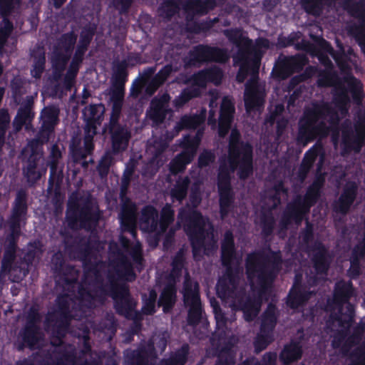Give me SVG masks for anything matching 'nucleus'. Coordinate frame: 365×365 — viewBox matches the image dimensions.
Wrapping results in <instances>:
<instances>
[{
  "mask_svg": "<svg viewBox=\"0 0 365 365\" xmlns=\"http://www.w3.org/2000/svg\"><path fill=\"white\" fill-rule=\"evenodd\" d=\"M264 91L257 79H251L245 84L244 101L247 112L258 110L264 103Z\"/></svg>",
  "mask_w": 365,
  "mask_h": 365,
  "instance_id": "f3484780",
  "label": "nucleus"
},
{
  "mask_svg": "<svg viewBox=\"0 0 365 365\" xmlns=\"http://www.w3.org/2000/svg\"><path fill=\"white\" fill-rule=\"evenodd\" d=\"M286 58L292 74L300 72L309 62L308 58L302 53H297Z\"/></svg>",
  "mask_w": 365,
  "mask_h": 365,
  "instance_id": "4d7b16f0",
  "label": "nucleus"
},
{
  "mask_svg": "<svg viewBox=\"0 0 365 365\" xmlns=\"http://www.w3.org/2000/svg\"><path fill=\"white\" fill-rule=\"evenodd\" d=\"M217 185L218 190H232L230 172L226 164H221L219 167Z\"/></svg>",
  "mask_w": 365,
  "mask_h": 365,
  "instance_id": "603ef678",
  "label": "nucleus"
},
{
  "mask_svg": "<svg viewBox=\"0 0 365 365\" xmlns=\"http://www.w3.org/2000/svg\"><path fill=\"white\" fill-rule=\"evenodd\" d=\"M32 101H28L17 110L16 115L14 120V125L17 130L21 129L27 123H31L33 120L34 113L32 110Z\"/></svg>",
  "mask_w": 365,
  "mask_h": 365,
  "instance_id": "72a5a7b5",
  "label": "nucleus"
},
{
  "mask_svg": "<svg viewBox=\"0 0 365 365\" xmlns=\"http://www.w3.org/2000/svg\"><path fill=\"white\" fill-rule=\"evenodd\" d=\"M347 10L351 16L361 20L363 23L365 22V1L364 0L352 4Z\"/></svg>",
  "mask_w": 365,
  "mask_h": 365,
  "instance_id": "774afa93",
  "label": "nucleus"
},
{
  "mask_svg": "<svg viewBox=\"0 0 365 365\" xmlns=\"http://www.w3.org/2000/svg\"><path fill=\"white\" fill-rule=\"evenodd\" d=\"M227 48L213 46L209 44H198L192 47L188 53V58L184 59L185 66L190 67L196 63H225L230 59Z\"/></svg>",
  "mask_w": 365,
  "mask_h": 365,
  "instance_id": "9b49d317",
  "label": "nucleus"
},
{
  "mask_svg": "<svg viewBox=\"0 0 365 365\" xmlns=\"http://www.w3.org/2000/svg\"><path fill=\"white\" fill-rule=\"evenodd\" d=\"M220 259L222 265L226 268L223 274H234L232 272V267L236 259V247L234 235L231 230H227L224 233L221 242Z\"/></svg>",
  "mask_w": 365,
  "mask_h": 365,
  "instance_id": "a211bd4d",
  "label": "nucleus"
},
{
  "mask_svg": "<svg viewBox=\"0 0 365 365\" xmlns=\"http://www.w3.org/2000/svg\"><path fill=\"white\" fill-rule=\"evenodd\" d=\"M235 108L232 100L225 96L220 105L219 120H222L227 122H232Z\"/></svg>",
  "mask_w": 365,
  "mask_h": 365,
  "instance_id": "5fc2aeb1",
  "label": "nucleus"
},
{
  "mask_svg": "<svg viewBox=\"0 0 365 365\" xmlns=\"http://www.w3.org/2000/svg\"><path fill=\"white\" fill-rule=\"evenodd\" d=\"M314 226L312 223H311L308 219L306 220L305 227L300 232V238L302 241V245L306 247V250H309L310 243L314 240Z\"/></svg>",
  "mask_w": 365,
  "mask_h": 365,
  "instance_id": "e2e57ef3",
  "label": "nucleus"
},
{
  "mask_svg": "<svg viewBox=\"0 0 365 365\" xmlns=\"http://www.w3.org/2000/svg\"><path fill=\"white\" fill-rule=\"evenodd\" d=\"M322 190V189L311 184L307 188L304 197L299 195L297 197L299 198L304 204L307 205L308 208L311 209L319 200Z\"/></svg>",
  "mask_w": 365,
  "mask_h": 365,
  "instance_id": "3c124183",
  "label": "nucleus"
},
{
  "mask_svg": "<svg viewBox=\"0 0 365 365\" xmlns=\"http://www.w3.org/2000/svg\"><path fill=\"white\" fill-rule=\"evenodd\" d=\"M190 179L188 176L179 177L170 191L173 202L178 201L181 203L187 197Z\"/></svg>",
  "mask_w": 365,
  "mask_h": 365,
  "instance_id": "473e14b6",
  "label": "nucleus"
},
{
  "mask_svg": "<svg viewBox=\"0 0 365 365\" xmlns=\"http://www.w3.org/2000/svg\"><path fill=\"white\" fill-rule=\"evenodd\" d=\"M354 294V290L350 282L341 281L336 284L334 294L336 307L327 322L330 329L341 327L344 331L351 326L354 317V308L349 300Z\"/></svg>",
  "mask_w": 365,
  "mask_h": 365,
  "instance_id": "0eeeda50",
  "label": "nucleus"
},
{
  "mask_svg": "<svg viewBox=\"0 0 365 365\" xmlns=\"http://www.w3.org/2000/svg\"><path fill=\"white\" fill-rule=\"evenodd\" d=\"M28 196V192L24 188H20L16 191L8 219L9 232L6 235L4 242L0 274H10L16 258V252L19 250L18 242L21 235V224L27 219Z\"/></svg>",
  "mask_w": 365,
  "mask_h": 365,
  "instance_id": "20e7f679",
  "label": "nucleus"
},
{
  "mask_svg": "<svg viewBox=\"0 0 365 365\" xmlns=\"http://www.w3.org/2000/svg\"><path fill=\"white\" fill-rule=\"evenodd\" d=\"M77 41V34L73 31L63 34L58 39L53 51H61L71 55Z\"/></svg>",
  "mask_w": 365,
  "mask_h": 365,
  "instance_id": "c9c22d12",
  "label": "nucleus"
},
{
  "mask_svg": "<svg viewBox=\"0 0 365 365\" xmlns=\"http://www.w3.org/2000/svg\"><path fill=\"white\" fill-rule=\"evenodd\" d=\"M344 80L347 84V88L341 87L339 91L334 94V100L336 105L341 109L346 108L350 103V97L348 94L349 92L351 95L353 101L356 104H361L364 97L363 84L361 81L351 73L345 76Z\"/></svg>",
  "mask_w": 365,
  "mask_h": 365,
  "instance_id": "2eb2a0df",
  "label": "nucleus"
},
{
  "mask_svg": "<svg viewBox=\"0 0 365 365\" xmlns=\"http://www.w3.org/2000/svg\"><path fill=\"white\" fill-rule=\"evenodd\" d=\"M199 95V90L197 88H185L180 96L174 100L173 104L176 108H182L191 99L197 97Z\"/></svg>",
  "mask_w": 365,
  "mask_h": 365,
  "instance_id": "052dcab7",
  "label": "nucleus"
},
{
  "mask_svg": "<svg viewBox=\"0 0 365 365\" xmlns=\"http://www.w3.org/2000/svg\"><path fill=\"white\" fill-rule=\"evenodd\" d=\"M249 281L254 294H257L253 299L245 296V282L239 275H222L217 284L219 297L230 299L233 305L240 307L247 322L252 321L257 316L262 294L269 291L274 277L273 275H249Z\"/></svg>",
  "mask_w": 365,
  "mask_h": 365,
  "instance_id": "f257e3e1",
  "label": "nucleus"
},
{
  "mask_svg": "<svg viewBox=\"0 0 365 365\" xmlns=\"http://www.w3.org/2000/svg\"><path fill=\"white\" fill-rule=\"evenodd\" d=\"M244 61L240 66L237 73V81L240 83L243 82L250 73V70L258 71L259 68L261 58L260 56H255L252 60H248L247 56L241 58Z\"/></svg>",
  "mask_w": 365,
  "mask_h": 365,
  "instance_id": "58836bf2",
  "label": "nucleus"
},
{
  "mask_svg": "<svg viewBox=\"0 0 365 365\" xmlns=\"http://www.w3.org/2000/svg\"><path fill=\"white\" fill-rule=\"evenodd\" d=\"M176 290L173 283L170 282L160 294L158 306L163 307L164 312H168L175 303Z\"/></svg>",
  "mask_w": 365,
  "mask_h": 365,
  "instance_id": "ea45409f",
  "label": "nucleus"
},
{
  "mask_svg": "<svg viewBox=\"0 0 365 365\" xmlns=\"http://www.w3.org/2000/svg\"><path fill=\"white\" fill-rule=\"evenodd\" d=\"M242 143L245 142L242 140L240 132L237 128L232 129L228 143L229 169L230 173H233L237 168H239L240 159L242 156Z\"/></svg>",
  "mask_w": 365,
  "mask_h": 365,
  "instance_id": "4be33fe9",
  "label": "nucleus"
},
{
  "mask_svg": "<svg viewBox=\"0 0 365 365\" xmlns=\"http://www.w3.org/2000/svg\"><path fill=\"white\" fill-rule=\"evenodd\" d=\"M174 71L172 64L164 66L151 79L148 84V90H151V93H154L161 86H163L170 74Z\"/></svg>",
  "mask_w": 365,
  "mask_h": 365,
  "instance_id": "a19ab883",
  "label": "nucleus"
},
{
  "mask_svg": "<svg viewBox=\"0 0 365 365\" xmlns=\"http://www.w3.org/2000/svg\"><path fill=\"white\" fill-rule=\"evenodd\" d=\"M149 118L155 123H162L166 116V109L163 99L154 98L150 103V110L148 112Z\"/></svg>",
  "mask_w": 365,
  "mask_h": 365,
  "instance_id": "c03bdc74",
  "label": "nucleus"
},
{
  "mask_svg": "<svg viewBox=\"0 0 365 365\" xmlns=\"http://www.w3.org/2000/svg\"><path fill=\"white\" fill-rule=\"evenodd\" d=\"M308 252H313L312 261L317 271L316 274H328L329 263L327 259V250L320 241H315Z\"/></svg>",
  "mask_w": 365,
  "mask_h": 365,
  "instance_id": "393cba45",
  "label": "nucleus"
},
{
  "mask_svg": "<svg viewBox=\"0 0 365 365\" xmlns=\"http://www.w3.org/2000/svg\"><path fill=\"white\" fill-rule=\"evenodd\" d=\"M101 217L99 211L94 210L91 202H86L82 205H76L72 212L66 216L68 227L75 230L78 222L79 227L86 231L96 228Z\"/></svg>",
  "mask_w": 365,
  "mask_h": 365,
  "instance_id": "f8f14e48",
  "label": "nucleus"
},
{
  "mask_svg": "<svg viewBox=\"0 0 365 365\" xmlns=\"http://www.w3.org/2000/svg\"><path fill=\"white\" fill-rule=\"evenodd\" d=\"M207 4V0H187L185 4L186 20L190 21L195 14H206L208 11Z\"/></svg>",
  "mask_w": 365,
  "mask_h": 365,
  "instance_id": "e433bc0d",
  "label": "nucleus"
},
{
  "mask_svg": "<svg viewBox=\"0 0 365 365\" xmlns=\"http://www.w3.org/2000/svg\"><path fill=\"white\" fill-rule=\"evenodd\" d=\"M219 207L221 219L224 220L235 207V193L233 190H218Z\"/></svg>",
  "mask_w": 365,
  "mask_h": 365,
  "instance_id": "c756f323",
  "label": "nucleus"
},
{
  "mask_svg": "<svg viewBox=\"0 0 365 365\" xmlns=\"http://www.w3.org/2000/svg\"><path fill=\"white\" fill-rule=\"evenodd\" d=\"M187 354L188 346L184 345L172 354L168 359L162 360L158 365H184L187 361Z\"/></svg>",
  "mask_w": 365,
  "mask_h": 365,
  "instance_id": "8fccbe9b",
  "label": "nucleus"
},
{
  "mask_svg": "<svg viewBox=\"0 0 365 365\" xmlns=\"http://www.w3.org/2000/svg\"><path fill=\"white\" fill-rule=\"evenodd\" d=\"M70 54L63 53L61 51H53L52 57V66L57 70L65 71L67 63L71 58Z\"/></svg>",
  "mask_w": 365,
  "mask_h": 365,
  "instance_id": "69168bd1",
  "label": "nucleus"
},
{
  "mask_svg": "<svg viewBox=\"0 0 365 365\" xmlns=\"http://www.w3.org/2000/svg\"><path fill=\"white\" fill-rule=\"evenodd\" d=\"M174 220L175 211L170 204L166 203L160 211V219H158V231L161 233L165 232Z\"/></svg>",
  "mask_w": 365,
  "mask_h": 365,
  "instance_id": "37998d69",
  "label": "nucleus"
},
{
  "mask_svg": "<svg viewBox=\"0 0 365 365\" xmlns=\"http://www.w3.org/2000/svg\"><path fill=\"white\" fill-rule=\"evenodd\" d=\"M301 277L302 275H296L294 287L288 296L287 304L292 309L303 305L312 295V292H305L299 286L298 282Z\"/></svg>",
  "mask_w": 365,
  "mask_h": 365,
  "instance_id": "cd10ccee",
  "label": "nucleus"
},
{
  "mask_svg": "<svg viewBox=\"0 0 365 365\" xmlns=\"http://www.w3.org/2000/svg\"><path fill=\"white\" fill-rule=\"evenodd\" d=\"M95 34V27L85 26L80 33V37L77 45L88 49Z\"/></svg>",
  "mask_w": 365,
  "mask_h": 365,
  "instance_id": "338daca9",
  "label": "nucleus"
},
{
  "mask_svg": "<svg viewBox=\"0 0 365 365\" xmlns=\"http://www.w3.org/2000/svg\"><path fill=\"white\" fill-rule=\"evenodd\" d=\"M284 212L299 225L304 220V217L309 213L310 209L297 197L293 202L287 205Z\"/></svg>",
  "mask_w": 365,
  "mask_h": 365,
  "instance_id": "7c9ffc66",
  "label": "nucleus"
},
{
  "mask_svg": "<svg viewBox=\"0 0 365 365\" xmlns=\"http://www.w3.org/2000/svg\"><path fill=\"white\" fill-rule=\"evenodd\" d=\"M110 135L112 153L119 154L125 151L131 138V131L125 125L106 128Z\"/></svg>",
  "mask_w": 365,
  "mask_h": 365,
  "instance_id": "6ab92c4d",
  "label": "nucleus"
},
{
  "mask_svg": "<svg viewBox=\"0 0 365 365\" xmlns=\"http://www.w3.org/2000/svg\"><path fill=\"white\" fill-rule=\"evenodd\" d=\"M168 339L167 332L153 335L146 349L133 351L130 365H153L152 361L164 351Z\"/></svg>",
  "mask_w": 365,
  "mask_h": 365,
  "instance_id": "ddd939ff",
  "label": "nucleus"
},
{
  "mask_svg": "<svg viewBox=\"0 0 365 365\" xmlns=\"http://www.w3.org/2000/svg\"><path fill=\"white\" fill-rule=\"evenodd\" d=\"M113 160V157L110 152H106L101 157L96 167L97 172L101 178H107Z\"/></svg>",
  "mask_w": 365,
  "mask_h": 365,
  "instance_id": "bf43d9fd",
  "label": "nucleus"
},
{
  "mask_svg": "<svg viewBox=\"0 0 365 365\" xmlns=\"http://www.w3.org/2000/svg\"><path fill=\"white\" fill-rule=\"evenodd\" d=\"M158 217V212L154 206L150 205L144 206L141 210L139 219L141 230L147 232L157 231Z\"/></svg>",
  "mask_w": 365,
  "mask_h": 365,
  "instance_id": "bb28decb",
  "label": "nucleus"
},
{
  "mask_svg": "<svg viewBox=\"0 0 365 365\" xmlns=\"http://www.w3.org/2000/svg\"><path fill=\"white\" fill-rule=\"evenodd\" d=\"M339 123L337 112L328 103H314L299 120L297 142L307 145L317 138H326L334 128L338 133Z\"/></svg>",
  "mask_w": 365,
  "mask_h": 365,
  "instance_id": "7ed1b4c3",
  "label": "nucleus"
},
{
  "mask_svg": "<svg viewBox=\"0 0 365 365\" xmlns=\"http://www.w3.org/2000/svg\"><path fill=\"white\" fill-rule=\"evenodd\" d=\"M224 35L230 42L239 48V56L245 58L246 53L252 48V39L243 35L242 29L240 28L225 29Z\"/></svg>",
  "mask_w": 365,
  "mask_h": 365,
  "instance_id": "b1692460",
  "label": "nucleus"
},
{
  "mask_svg": "<svg viewBox=\"0 0 365 365\" xmlns=\"http://www.w3.org/2000/svg\"><path fill=\"white\" fill-rule=\"evenodd\" d=\"M261 233L264 237L272 235L275 227V219L270 212H262L260 215Z\"/></svg>",
  "mask_w": 365,
  "mask_h": 365,
  "instance_id": "de8ad7c7",
  "label": "nucleus"
},
{
  "mask_svg": "<svg viewBox=\"0 0 365 365\" xmlns=\"http://www.w3.org/2000/svg\"><path fill=\"white\" fill-rule=\"evenodd\" d=\"M33 65L31 75L36 79H40L46 68V53L43 49L34 50L31 52Z\"/></svg>",
  "mask_w": 365,
  "mask_h": 365,
  "instance_id": "f704fd0d",
  "label": "nucleus"
},
{
  "mask_svg": "<svg viewBox=\"0 0 365 365\" xmlns=\"http://www.w3.org/2000/svg\"><path fill=\"white\" fill-rule=\"evenodd\" d=\"M276 308L272 304H269L262 319L261 332H267L273 329L276 324Z\"/></svg>",
  "mask_w": 365,
  "mask_h": 365,
  "instance_id": "09e8293b",
  "label": "nucleus"
},
{
  "mask_svg": "<svg viewBox=\"0 0 365 365\" xmlns=\"http://www.w3.org/2000/svg\"><path fill=\"white\" fill-rule=\"evenodd\" d=\"M135 168L136 164L132 160L125 165V168L120 180V196L122 197H123L128 192L133 176L135 173Z\"/></svg>",
  "mask_w": 365,
  "mask_h": 365,
  "instance_id": "a18cd8bd",
  "label": "nucleus"
},
{
  "mask_svg": "<svg viewBox=\"0 0 365 365\" xmlns=\"http://www.w3.org/2000/svg\"><path fill=\"white\" fill-rule=\"evenodd\" d=\"M125 275H107L108 284L101 286V291L103 292H110L115 302V309L117 312L127 316L134 309L135 302L130 297L128 289L125 284V281H133L135 279V275H128L129 277L125 279Z\"/></svg>",
  "mask_w": 365,
  "mask_h": 365,
  "instance_id": "1a4fd4ad",
  "label": "nucleus"
},
{
  "mask_svg": "<svg viewBox=\"0 0 365 365\" xmlns=\"http://www.w3.org/2000/svg\"><path fill=\"white\" fill-rule=\"evenodd\" d=\"M88 124L91 125L93 123H100L104 112L103 104H92L88 108Z\"/></svg>",
  "mask_w": 365,
  "mask_h": 365,
  "instance_id": "680f3d73",
  "label": "nucleus"
},
{
  "mask_svg": "<svg viewBox=\"0 0 365 365\" xmlns=\"http://www.w3.org/2000/svg\"><path fill=\"white\" fill-rule=\"evenodd\" d=\"M68 275H56L55 279L58 286L62 287L64 291L75 292L78 289V297L76 302L73 300L68 294H65L57 299L58 310L53 314H49L48 321L53 322L54 318L61 317V321L56 322L54 325L57 327L56 338L51 341L53 345L58 346L62 343L61 338L64 335L65 331L68 327V322L70 318L78 317V314H73V309L79 307H91V301L97 296V292L94 290V286L88 284V286L77 284L73 279H69Z\"/></svg>",
  "mask_w": 365,
  "mask_h": 365,
  "instance_id": "f03ea898",
  "label": "nucleus"
},
{
  "mask_svg": "<svg viewBox=\"0 0 365 365\" xmlns=\"http://www.w3.org/2000/svg\"><path fill=\"white\" fill-rule=\"evenodd\" d=\"M59 108L55 106L44 107L41 113V125L48 130H55V127L59 122Z\"/></svg>",
  "mask_w": 365,
  "mask_h": 365,
  "instance_id": "2f4dec72",
  "label": "nucleus"
},
{
  "mask_svg": "<svg viewBox=\"0 0 365 365\" xmlns=\"http://www.w3.org/2000/svg\"><path fill=\"white\" fill-rule=\"evenodd\" d=\"M324 0H300L304 11L314 16H319L324 9Z\"/></svg>",
  "mask_w": 365,
  "mask_h": 365,
  "instance_id": "6e6d98bb",
  "label": "nucleus"
},
{
  "mask_svg": "<svg viewBox=\"0 0 365 365\" xmlns=\"http://www.w3.org/2000/svg\"><path fill=\"white\" fill-rule=\"evenodd\" d=\"M321 150V147H317L316 145H313L305 153L299 170V174L302 179H304L306 178L308 172L312 168L314 162L316 161Z\"/></svg>",
  "mask_w": 365,
  "mask_h": 365,
  "instance_id": "79ce46f5",
  "label": "nucleus"
},
{
  "mask_svg": "<svg viewBox=\"0 0 365 365\" xmlns=\"http://www.w3.org/2000/svg\"><path fill=\"white\" fill-rule=\"evenodd\" d=\"M108 259L110 265L115 267H127L130 264L128 257L115 241L109 242Z\"/></svg>",
  "mask_w": 365,
  "mask_h": 365,
  "instance_id": "c85d7f7f",
  "label": "nucleus"
},
{
  "mask_svg": "<svg viewBox=\"0 0 365 365\" xmlns=\"http://www.w3.org/2000/svg\"><path fill=\"white\" fill-rule=\"evenodd\" d=\"M242 143V156L237 174L240 180H246L253 174V148L248 142Z\"/></svg>",
  "mask_w": 365,
  "mask_h": 365,
  "instance_id": "a878e982",
  "label": "nucleus"
},
{
  "mask_svg": "<svg viewBox=\"0 0 365 365\" xmlns=\"http://www.w3.org/2000/svg\"><path fill=\"white\" fill-rule=\"evenodd\" d=\"M349 327L344 331L341 330V327H336L334 329H331L336 332L332 345L334 348L340 347L344 354H349L351 348L356 346L354 355L362 359V361H365V325L364 324L357 325L354 329L352 334L346 339V331Z\"/></svg>",
  "mask_w": 365,
  "mask_h": 365,
  "instance_id": "9d476101",
  "label": "nucleus"
},
{
  "mask_svg": "<svg viewBox=\"0 0 365 365\" xmlns=\"http://www.w3.org/2000/svg\"><path fill=\"white\" fill-rule=\"evenodd\" d=\"M272 74L276 78L284 80L292 75V72L289 68L286 56L279 59L272 71Z\"/></svg>",
  "mask_w": 365,
  "mask_h": 365,
  "instance_id": "864d4df0",
  "label": "nucleus"
},
{
  "mask_svg": "<svg viewBox=\"0 0 365 365\" xmlns=\"http://www.w3.org/2000/svg\"><path fill=\"white\" fill-rule=\"evenodd\" d=\"M42 339V333L37 326L26 325L24 334V340L31 347H38Z\"/></svg>",
  "mask_w": 365,
  "mask_h": 365,
  "instance_id": "49530a36",
  "label": "nucleus"
},
{
  "mask_svg": "<svg viewBox=\"0 0 365 365\" xmlns=\"http://www.w3.org/2000/svg\"><path fill=\"white\" fill-rule=\"evenodd\" d=\"M358 190L359 185L355 181H347L338 200L334 205V210L342 215L348 213L357 197Z\"/></svg>",
  "mask_w": 365,
  "mask_h": 365,
  "instance_id": "aec40b11",
  "label": "nucleus"
},
{
  "mask_svg": "<svg viewBox=\"0 0 365 365\" xmlns=\"http://www.w3.org/2000/svg\"><path fill=\"white\" fill-rule=\"evenodd\" d=\"M302 354V346L299 343L291 342L284 346L279 358L284 364L299 360Z\"/></svg>",
  "mask_w": 365,
  "mask_h": 365,
  "instance_id": "4c0bfd02",
  "label": "nucleus"
},
{
  "mask_svg": "<svg viewBox=\"0 0 365 365\" xmlns=\"http://www.w3.org/2000/svg\"><path fill=\"white\" fill-rule=\"evenodd\" d=\"M190 201L193 207H182L178 212V219L183 224V229L190 241L193 256L195 257L205 247L207 238L213 240V227L206 229V219L202 214L195 209L201 202L199 195L192 192Z\"/></svg>",
  "mask_w": 365,
  "mask_h": 365,
  "instance_id": "39448f33",
  "label": "nucleus"
},
{
  "mask_svg": "<svg viewBox=\"0 0 365 365\" xmlns=\"http://www.w3.org/2000/svg\"><path fill=\"white\" fill-rule=\"evenodd\" d=\"M65 251L75 259L82 262L84 269L93 270L91 274H101L96 269L100 262V251L103 248L98 236L73 235L68 230H61Z\"/></svg>",
  "mask_w": 365,
  "mask_h": 365,
  "instance_id": "423d86ee",
  "label": "nucleus"
},
{
  "mask_svg": "<svg viewBox=\"0 0 365 365\" xmlns=\"http://www.w3.org/2000/svg\"><path fill=\"white\" fill-rule=\"evenodd\" d=\"M184 303L189 307L188 323L197 324L201 318L202 308L199 294V284L192 279L190 275H185L182 289Z\"/></svg>",
  "mask_w": 365,
  "mask_h": 365,
  "instance_id": "4468645a",
  "label": "nucleus"
},
{
  "mask_svg": "<svg viewBox=\"0 0 365 365\" xmlns=\"http://www.w3.org/2000/svg\"><path fill=\"white\" fill-rule=\"evenodd\" d=\"M196 153V147L188 141L184 145L183 150L178 154L170 163V171L173 175L182 173L187 165L190 164Z\"/></svg>",
  "mask_w": 365,
  "mask_h": 365,
  "instance_id": "5701e85b",
  "label": "nucleus"
},
{
  "mask_svg": "<svg viewBox=\"0 0 365 365\" xmlns=\"http://www.w3.org/2000/svg\"><path fill=\"white\" fill-rule=\"evenodd\" d=\"M121 210L120 212V225L123 230L130 232L133 236L136 235V206L131 200L126 197H122Z\"/></svg>",
  "mask_w": 365,
  "mask_h": 365,
  "instance_id": "412c9836",
  "label": "nucleus"
},
{
  "mask_svg": "<svg viewBox=\"0 0 365 365\" xmlns=\"http://www.w3.org/2000/svg\"><path fill=\"white\" fill-rule=\"evenodd\" d=\"M128 63L126 60H122L114 65L113 89L110 95L112 104L117 103L118 105L123 106L125 85L128 76Z\"/></svg>",
  "mask_w": 365,
  "mask_h": 365,
  "instance_id": "dca6fc26",
  "label": "nucleus"
},
{
  "mask_svg": "<svg viewBox=\"0 0 365 365\" xmlns=\"http://www.w3.org/2000/svg\"><path fill=\"white\" fill-rule=\"evenodd\" d=\"M11 117L6 108L0 109V153L5 143L7 130L9 128Z\"/></svg>",
  "mask_w": 365,
  "mask_h": 365,
  "instance_id": "13d9d810",
  "label": "nucleus"
},
{
  "mask_svg": "<svg viewBox=\"0 0 365 365\" xmlns=\"http://www.w3.org/2000/svg\"><path fill=\"white\" fill-rule=\"evenodd\" d=\"M282 263V254L269 246L255 250L245 257V274H277Z\"/></svg>",
  "mask_w": 365,
  "mask_h": 365,
  "instance_id": "6e6552de",
  "label": "nucleus"
},
{
  "mask_svg": "<svg viewBox=\"0 0 365 365\" xmlns=\"http://www.w3.org/2000/svg\"><path fill=\"white\" fill-rule=\"evenodd\" d=\"M40 250L41 244L39 241L30 242L28 250L22 258V262L27 267L31 265L36 257L37 251Z\"/></svg>",
  "mask_w": 365,
  "mask_h": 365,
  "instance_id": "0e129e2a",
  "label": "nucleus"
}]
</instances>
